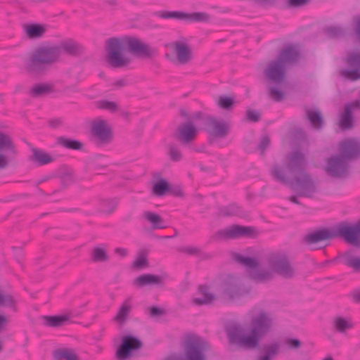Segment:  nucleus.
I'll use <instances>...</instances> for the list:
<instances>
[{
  "instance_id": "9",
  "label": "nucleus",
  "mask_w": 360,
  "mask_h": 360,
  "mask_svg": "<svg viewBox=\"0 0 360 360\" xmlns=\"http://www.w3.org/2000/svg\"><path fill=\"white\" fill-rule=\"evenodd\" d=\"M205 129L212 136L224 138L229 133V124L221 119L208 116L205 120Z\"/></svg>"
},
{
  "instance_id": "35",
  "label": "nucleus",
  "mask_w": 360,
  "mask_h": 360,
  "mask_svg": "<svg viewBox=\"0 0 360 360\" xmlns=\"http://www.w3.org/2000/svg\"><path fill=\"white\" fill-rule=\"evenodd\" d=\"M57 143L65 148L72 150H81L83 146L82 142L77 140L68 139L64 136L58 137L57 139Z\"/></svg>"
},
{
  "instance_id": "10",
  "label": "nucleus",
  "mask_w": 360,
  "mask_h": 360,
  "mask_svg": "<svg viewBox=\"0 0 360 360\" xmlns=\"http://www.w3.org/2000/svg\"><path fill=\"white\" fill-rule=\"evenodd\" d=\"M255 229L250 226L233 225L230 227L219 230L217 237L222 239H235L241 237H254Z\"/></svg>"
},
{
  "instance_id": "52",
  "label": "nucleus",
  "mask_w": 360,
  "mask_h": 360,
  "mask_svg": "<svg viewBox=\"0 0 360 360\" xmlns=\"http://www.w3.org/2000/svg\"><path fill=\"white\" fill-rule=\"evenodd\" d=\"M246 118L251 122H258L260 120V113L255 110H248L246 112Z\"/></svg>"
},
{
  "instance_id": "53",
  "label": "nucleus",
  "mask_w": 360,
  "mask_h": 360,
  "mask_svg": "<svg viewBox=\"0 0 360 360\" xmlns=\"http://www.w3.org/2000/svg\"><path fill=\"white\" fill-rule=\"evenodd\" d=\"M285 343L290 349H298L302 345L301 341L296 338H287Z\"/></svg>"
},
{
  "instance_id": "28",
  "label": "nucleus",
  "mask_w": 360,
  "mask_h": 360,
  "mask_svg": "<svg viewBox=\"0 0 360 360\" xmlns=\"http://www.w3.org/2000/svg\"><path fill=\"white\" fill-rule=\"evenodd\" d=\"M305 112L307 118L311 126L316 129H320L323 124V119L319 110L307 108Z\"/></svg>"
},
{
  "instance_id": "55",
  "label": "nucleus",
  "mask_w": 360,
  "mask_h": 360,
  "mask_svg": "<svg viewBox=\"0 0 360 360\" xmlns=\"http://www.w3.org/2000/svg\"><path fill=\"white\" fill-rule=\"evenodd\" d=\"M270 144V139L269 136H264L262 138L259 144L258 145V148L263 153L264 150L269 147Z\"/></svg>"
},
{
  "instance_id": "46",
  "label": "nucleus",
  "mask_w": 360,
  "mask_h": 360,
  "mask_svg": "<svg viewBox=\"0 0 360 360\" xmlns=\"http://www.w3.org/2000/svg\"><path fill=\"white\" fill-rule=\"evenodd\" d=\"M179 251L188 255L199 256L202 254V250L200 248L191 245L181 247L179 248Z\"/></svg>"
},
{
  "instance_id": "29",
  "label": "nucleus",
  "mask_w": 360,
  "mask_h": 360,
  "mask_svg": "<svg viewBox=\"0 0 360 360\" xmlns=\"http://www.w3.org/2000/svg\"><path fill=\"white\" fill-rule=\"evenodd\" d=\"M141 218L150 222L153 229L166 228L163 224V219L155 212L145 211L142 213Z\"/></svg>"
},
{
  "instance_id": "23",
  "label": "nucleus",
  "mask_w": 360,
  "mask_h": 360,
  "mask_svg": "<svg viewBox=\"0 0 360 360\" xmlns=\"http://www.w3.org/2000/svg\"><path fill=\"white\" fill-rule=\"evenodd\" d=\"M132 297H129L124 300L113 319L114 321L121 325L127 321L132 309Z\"/></svg>"
},
{
  "instance_id": "1",
  "label": "nucleus",
  "mask_w": 360,
  "mask_h": 360,
  "mask_svg": "<svg viewBox=\"0 0 360 360\" xmlns=\"http://www.w3.org/2000/svg\"><path fill=\"white\" fill-rule=\"evenodd\" d=\"M250 314L251 316L249 333H243L242 327L238 324L229 327L226 333L229 343L247 349L259 348L257 360H272L280 352L281 345L278 341L265 343L259 347L262 338L271 329L272 319L262 309H253Z\"/></svg>"
},
{
  "instance_id": "14",
  "label": "nucleus",
  "mask_w": 360,
  "mask_h": 360,
  "mask_svg": "<svg viewBox=\"0 0 360 360\" xmlns=\"http://www.w3.org/2000/svg\"><path fill=\"white\" fill-rule=\"evenodd\" d=\"M341 156L348 162L360 157V142L356 139H346L339 143Z\"/></svg>"
},
{
  "instance_id": "37",
  "label": "nucleus",
  "mask_w": 360,
  "mask_h": 360,
  "mask_svg": "<svg viewBox=\"0 0 360 360\" xmlns=\"http://www.w3.org/2000/svg\"><path fill=\"white\" fill-rule=\"evenodd\" d=\"M344 264L356 271H360V257L353 256L351 252L343 255Z\"/></svg>"
},
{
  "instance_id": "17",
  "label": "nucleus",
  "mask_w": 360,
  "mask_h": 360,
  "mask_svg": "<svg viewBox=\"0 0 360 360\" xmlns=\"http://www.w3.org/2000/svg\"><path fill=\"white\" fill-rule=\"evenodd\" d=\"M197 134V128L191 122H188L178 127L174 136L182 145H188L195 139Z\"/></svg>"
},
{
  "instance_id": "12",
  "label": "nucleus",
  "mask_w": 360,
  "mask_h": 360,
  "mask_svg": "<svg viewBox=\"0 0 360 360\" xmlns=\"http://www.w3.org/2000/svg\"><path fill=\"white\" fill-rule=\"evenodd\" d=\"M224 292L231 300H234L248 294L249 290L242 285L238 278L228 276L224 283Z\"/></svg>"
},
{
  "instance_id": "25",
  "label": "nucleus",
  "mask_w": 360,
  "mask_h": 360,
  "mask_svg": "<svg viewBox=\"0 0 360 360\" xmlns=\"http://www.w3.org/2000/svg\"><path fill=\"white\" fill-rule=\"evenodd\" d=\"M198 294L199 297L192 300V302L197 306L210 304L215 300V296L209 292L208 287L206 285L199 287Z\"/></svg>"
},
{
  "instance_id": "45",
  "label": "nucleus",
  "mask_w": 360,
  "mask_h": 360,
  "mask_svg": "<svg viewBox=\"0 0 360 360\" xmlns=\"http://www.w3.org/2000/svg\"><path fill=\"white\" fill-rule=\"evenodd\" d=\"M169 155L170 160L174 162H179L182 158V154L177 146L174 143H169L168 145Z\"/></svg>"
},
{
  "instance_id": "30",
  "label": "nucleus",
  "mask_w": 360,
  "mask_h": 360,
  "mask_svg": "<svg viewBox=\"0 0 360 360\" xmlns=\"http://www.w3.org/2000/svg\"><path fill=\"white\" fill-rule=\"evenodd\" d=\"M54 360H79L75 350L72 348H60L53 351Z\"/></svg>"
},
{
  "instance_id": "5",
  "label": "nucleus",
  "mask_w": 360,
  "mask_h": 360,
  "mask_svg": "<svg viewBox=\"0 0 360 360\" xmlns=\"http://www.w3.org/2000/svg\"><path fill=\"white\" fill-rule=\"evenodd\" d=\"M59 56L60 49L57 46L39 47L27 60L25 68L33 75L45 74Z\"/></svg>"
},
{
  "instance_id": "31",
  "label": "nucleus",
  "mask_w": 360,
  "mask_h": 360,
  "mask_svg": "<svg viewBox=\"0 0 360 360\" xmlns=\"http://www.w3.org/2000/svg\"><path fill=\"white\" fill-rule=\"evenodd\" d=\"M25 32L30 39H38L46 32V27L39 24H30L24 26Z\"/></svg>"
},
{
  "instance_id": "24",
  "label": "nucleus",
  "mask_w": 360,
  "mask_h": 360,
  "mask_svg": "<svg viewBox=\"0 0 360 360\" xmlns=\"http://www.w3.org/2000/svg\"><path fill=\"white\" fill-rule=\"evenodd\" d=\"M0 149H6L11 151L13 154L15 153V146L12 143L10 137L0 132ZM8 165V160L6 155H0V169H4Z\"/></svg>"
},
{
  "instance_id": "20",
  "label": "nucleus",
  "mask_w": 360,
  "mask_h": 360,
  "mask_svg": "<svg viewBox=\"0 0 360 360\" xmlns=\"http://www.w3.org/2000/svg\"><path fill=\"white\" fill-rule=\"evenodd\" d=\"M360 108V101H355L345 105V112L340 118V127L343 129H349L353 127L352 112L355 109Z\"/></svg>"
},
{
  "instance_id": "33",
  "label": "nucleus",
  "mask_w": 360,
  "mask_h": 360,
  "mask_svg": "<svg viewBox=\"0 0 360 360\" xmlns=\"http://www.w3.org/2000/svg\"><path fill=\"white\" fill-rule=\"evenodd\" d=\"M33 160L37 162L39 165H44L53 161V158L49 153L38 149H32Z\"/></svg>"
},
{
  "instance_id": "38",
  "label": "nucleus",
  "mask_w": 360,
  "mask_h": 360,
  "mask_svg": "<svg viewBox=\"0 0 360 360\" xmlns=\"http://www.w3.org/2000/svg\"><path fill=\"white\" fill-rule=\"evenodd\" d=\"M169 190V184L165 179L158 181L153 186V193L156 196H164Z\"/></svg>"
},
{
  "instance_id": "16",
  "label": "nucleus",
  "mask_w": 360,
  "mask_h": 360,
  "mask_svg": "<svg viewBox=\"0 0 360 360\" xmlns=\"http://www.w3.org/2000/svg\"><path fill=\"white\" fill-rule=\"evenodd\" d=\"M170 47L174 50L179 64L186 65L193 60L191 47L186 42L176 41L170 44Z\"/></svg>"
},
{
  "instance_id": "39",
  "label": "nucleus",
  "mask_w": 360,
  "mask_h": 360,
  "mask_svg": "<svg viewBox=\"0 0 360 360\" xmlns=\"http://www.w3.org/2000/svg\"><path fill=\"white\" fill-rule=\"evenodd\" d=\"M109 259V257L107 254L106 248L103 247H95L92 252V260L94 262H107Z\"/></svg>"
},
{
  "instance_id": "50",
  "label": "nucleus",
  "mask_w": 360,
  "mask_h": 360,
  "mask_svg": "<svg viewBox=\"0 0 360 360\" xmlns=\"http://www.w3.org/2000/svg\"><path fill=\"white\" fill-rule=\"evenodd\" d=\"M1 305L15 309V300L11 295H1Z\"/></svg>"
},
{
  "instance_id": "7",
  "label": "nucleus",
  "mask_w": 360,
  "mask_h": 360,
  "mask_svg": "<svg viewBox=\"0 0 360 360\" xmlns=\"http://www.w3.org/2000/svg\"><path fill=\"white\" fill-rule=\"evenodd\" d=\"M325 171L330 176L342 179L348 176V161L340 155H335L327 160Z\"/></svg>"
},
{
  "instance_id": "4",
  "label": "nucleus",
  "mask_w": 360,
  "mask_h": 360,
  "mask_svg": "<svg viewBox=\"0 0 360 360\" xmlns=\"http://www.w3.org/2000/svg\"><path fill=\"white\" fill-rule=\"evenodd\" d=\"M125 47L134 56L150 58L155 53V49L131 36L112 37L106 41L107 60L114 68L127 66L131 60L123 53Z\"/></svg>"
},
{
  "instance_id": "18",
  "label": "nucleus",
  "mask_w": 360,
  "mask_h": 360,
  "mask_svg": "<svg viewBox=\"0 0 360 360\" xmlns=\"http://www.w3.org/2000/svg\"><path fill=\"white\" fill-rule=\"evenodd\" d=\"M345 63L351 69L343 70L342 74L347 79L352 80L360 79V53H349L345 59Z\"/></svg>"
},
{
  "instance_id": "3",
  "label": "nucleus",
  "mask_w": 360,
  "mask_h": 360,
  "mask_svg": "<svg viewBox=\"0 0 360 360\" xmlns=\"http://www.w3.org/2000/svg\"><path fill=\"white\" fill-rule=\"evenodd\" d=\"M233 259L237 263L246 267L250 278L258 283L271 280L273 273L285 278H292L295 274L294 267L284 252H273L268 256L266 262L270 270L259 269V262L255 258L236 253L233 255Z\"/></svg>"
},
{
  "instance_id": "21",
  "label": "nucleus",
  "mask_w": 360,
  "mask_h": 360,
  "mask_svg": "<svg viewBox=\"0 0 360 360\" xmlns=\"http://www.w3.org/2000/svg\"><path fill=\"white\" fill-rule=\"evenodd\" d=\"M299 57V51L292 45H288L281 51L276 60L287 68L288 65L296 63Z\"/></svg>"
},
{
  "instance_id": "6",
  "label": "nucleus",
  "mask_w": 360,
  "mask_h": 360,
  "mask_svg": "<svg viewBox=\"0 0 360 360\" xmlns=\"http://www.w3.org/2000/svg\"><path fill=\"white\" fill-rule=\"evenodd\" d=\"M207 348V343L200 338H189L185 342V359L178 356H172L165 360H206L204 351Z\"/></svg>"
},
{
  "instance_id": "60",
  "label": "nucleus",
  "mask_w": 360,
  "mask_h": 360,
  "mask_svg": "<svg viewBox=\"0 0 360 360\" xmlns=\"http://www.w3.org/2000/svg\"><path fill=\"white\" fill-rule=\"evenodd\" d=\"M114 252L117 255L121 257H124L127 256L129 253L128 250L124 248H116Z\"/></svg>"
},
{
  "instance_id": "2",
  "label": "nucleus",
  "mask_w": 360,
  "mask_h": 360,
  "mask_svg": "<svg viewBox=\"0 0 360 360\" xmlns=\"http://www.w3.org/2000/svg\"><path fill=\"white\" fill-rule=\"evenodd\" d=\"M285 167L274 165L271 175L277 181L288 186L296 195L288 197V200L297 205H301L299 197L314 198L319 191L316 182L311 175L306 172L305 157L299 150L290 153L286 158Z\"/></svg>"
},
{
  "instance_id": "13",
  "label": "nucleus",
  "mask_w": 360,
  "mask_h": 360,
  "mask_svg": "<svg viewBox=\"0 0 360 360\" xmlns=\"http://www.w3.org/2000/svg\"><path fill=\"white\" fill-rule=\"evenodd\" d=\"M141 340L131 335H127L122 338V341L116 352V357L118 360H126L131 355V352L141 348Z\"/></svg>"
},
{
  "instance_id": "36",
  "label": "nucleus",
  "mask_w": 360,
  "mask_h": 360,
  "mask_svg": "<svg viewBox=\"0 0 360 360\" xmlns=\"http://www.w3.org/2000/svg\"><path fill=\"white\" fill-rule=\"evenodd\" d=\"M154 15L164 19H178V20H185L187 16V13L183 11H160L154 13Z\"/></svg>"
},
{
  "instance_id": "26",
  "label": "nucleus",
  "mask_w": 360,
  "mask_h": 360,
  "mask_svg": "<svg viewBox=\"0 0 360 360\" xmlns=\"http://www.w3.org/2000/svg\"><path fill=\"white\" fill-rule=\"evenodd\" d=\"M162 276L150 274H143L138 276L134 281L137 286L143 287L149 285H160L162 284Z\"/></svg>"
},
{
  "instance_id": "42",
  "label": "nucleus",
  "mask_w": 360,
  "mask_h": 360,
  "mask_svg": "<svg viewBox=\"0 0 360 360\" xmlns=\"http://www.w3.org/2000/svg\"><path fill=\"white\" fill-rule=\"evenodd\" d=\"M210 20V16L205 12H195L187 13L186 20L191 22H207Z\"/></svg>"
},
{
  "instance_id": "27",
  "label": "nucleus",
  "mask_w": 360,
  "mask_h": 360,
  "mask_svg": "<svg viewBox=\"0 0 360 360\" xmlns=\"http://www.w3.org/2000/svg\"><path fill=\"white\" fill-rule=\"evenodd\" d=\"M70 314L60 316H44V325L48 327L58 328L65 325L70 319Z\"/></svg>"
},
{
  "instance_id": "15",
  "label": "nucleus",
  "mask_w": 360,
  "mask_h": 360,
  "mask_svg": "<svg viewBox=\"0 0 360 360\" xmlns=\"http://www.w3.org/2000/svg\"><path fill=\"white\" fill-rule=\"evenodd\" d=\"M285 72L286 67L276 59L269 63L268 67L264 70V75L270 81L276 84H281L285 80Z\"/></svg>"
},
{
  "instance_id": "43",
  "label": "nucleus",
  "mask_w": 360,
  "mask_h": 360,
  "mask_svg": "<svg viewBox=\"0 0 360 360\" xmlns=\"http://www.w3.org/2000/svg\"><path fill=\"white\" fill-rule=\"evenodd\" d=\"M325 34L331 38H338L345 34V30L338 26H330L324 29Z\"/></svg>"
},
{
  "instance_id": "51",
  "label": "nucleus",
  "mask_w": 360,
  "mask_h": 360,
  "mask_svg": "<svg viewBox=\"0 0 360 360\" xmlns=\"http://www.w3.org/2000/svg\"><path fill=\"white\" fill-rule=\"evenodd\" d=\"M148 259L144 256L139 257L134 262L133 266L135 269H142L148 266Z\"/></svg>"
},
{
  "instance_id": "32",
  "label": "nucleus",
  "mask_w": 360,
  "mask_h": 360,
  "mask_svg": "<svg viewBox=\"0 0 360 360\" xmlns=\"http://www.w3.org/2000/svg\"><path fill=\"white\" fill-rule=\"evenodd\" d=\"M119 204V199L117 198L103 199L99 203V211L106 214H112Z\"/></svg>"
},
{
  "instance_id": "59",
  "label": "nucleus",
  "mask_w": 360,
  "mask_h": 360,
  "mask_svg": "<svg viewBox=\"0 0 360 360\" xmlns=\"http://www.w3.org/2000/svg\"><path fill=\"white\" fill-rule=\"evenodd\" d=\"M63 124V120L60 118H55L49 120V124L52 128H57L61 126Z\"/></svg>"
},
{
  "instance_id": "11",
  "label": "nucleus",
  "mask_w": 360,
  "mask_h": 360,
  "mask_svg": "<svg viewBox=\"0 0 360 360\" xmlns=\"http://www.w3.org/2000/svg\"><path fill=\"white\" fill-rule=\"evenodd\" d=\"M91 134L98 145L110 143L112 140L111 128L105 120H96L92 123Z\"/></svg>"
},
{
  "instance_id": "57",
  "label": "nucleus",
  "mask_w": 360,
  "mask_h": 360,
  "mask_svg": "<svg viewBox=\"0 0 360 360\" xmlns=\"http://www.w3.org/2000/svg\"><path fill=\"white\" fill-rule=\"evenodd\" d=\"M164 314V310L158 307H151L150 308V315L152 317L160 316Z\"/></svg>"
},
{
  "instance_id": "64",
  "label": "nucleus",
  "mask_w": 360,
  "mask_h": 360,
  "mask_svg": "<svg viewBox=\"0 0 360 360\" xmlns=\"http://www.w3.org/2000/svg\"><path fill=\"white\" fill-rule=\"evenodd\" d=\"M172 192L176 196H182L183 195V191L180 188L173 190Z\"/></svg>"
},
{
  "instance_id": "61",
  "label": "nucleus",
  "mask_w": 360,
  "mask_h": 360,
  "mask_svg": "<svg viewBox=\"0 0 360 360\" xmlns=\"http://www.w3.org/2000/svg\"><path fill=\"white\" fill-rule=\"evenodd\" d=\"M8 323V319L3 315H0V333H1L2 330L4 329V328L7 326Z\"/></svg>"
},
{
  "instance_id": "8",
  "label": "nucleus",
  "mask_w": 360,
  "mask_h": 360,
  "mask_svg": "<svg viewBox=\"0 0 360 360\" xmlns=\"http://www.w3.org/2000/svg\"><path fill=\"white\" fill-rule=\"evenodd\" d=\"M338 237L349 244L360 247V219L352 226L342 222L336 225Z\"/></svg>"
},
{
  "instance_id": "58",
  "label": "nucleus",
  "mask_w": 360,
  "mask_h": 360,
  "mask_svg": "<svg viewBox=\"0 0 360 360\" xmlns=\"http://www.w3.org/2000/svg\"><path fill=\"white\" fill-rule=\"evenodd\" d=\"M354 22H355V34L357 36L358 39L360 40V15L356 16L354 18Z\"/></svg>"
},
{
  "instance_id": "22",
  "label": "nucleus",
  "mask_w": 360,
  "mask_h": 360,
  "mask_svg": "<svg viewBox=\"0 0 360 360\" xmlns=\"http://www.w3.org/2000/svg\"><path fill=\"white\" fill-rule=\"evenodd\" d=\"M332 326L335 331L347 335V332L354 328V323L350 317L337 316L333 319Z\"/></svg>"
},
{
  "instance_id": "48",
  "label": "nucleus",
  "mask_w": 360,
  "mask_h": 360,
  "mask_svg": "<svg viewBox=\"0 0 360 360\" xmlns=\"http://www.w3.org/2000/svg\"><path fill=\"white\" fill-rule=\"evenodd\" d=\"M60 181L63 185L67 186L72 184L74 182V177L72 172L70 170H66L63 172L60 176Z\"/></svg>"
},
{
  "instance_id": "41",
  "label": "nucleus",
  "mask_w": 360,
  "mask_h": 360,
  "mask_svg": "<svg viewBox=\"0 0 360 360\" xmlns=\"http://www.w3.org/2000/svg\"><path fill=\"white\" fill-rule=\"evenodd\" d=\"M240 212L241 211L240 207L235 204H231L226 207H222L219 210V215L221 217L240 215Z\"/></svg>"
},
{
  "instance_id": "63",
  "label": "nucleus",
  "mask_w": 360,
  "mask_h": 360,
  "mask_svg": "<svg viewBox=\"0 0 360 360\" xmlns=\"http://www.w3.org/2000/svg\"><path fill=\"white\" fill-rule=\"evenodd\" d=\"M255 1L260 5L272 4L274 0H255Z\"/></svg>"
},
{
  "instance_id": "47",
  "label": "nucleus",
  "mask_w": 360,
  "mask_h": 360,
  "mask_svg": "<svg viewBox=\"0 0 360 360\" xmlns=\"http://www.w3.org/2000/svg\"><path fill=\"white\" fill-rule=\"evenodd\" d=\"M234 103L233 98L228 96H221L218 101V105L223 109H230Z\"/></svg>"
},
{
  "instance_id": "62",
  "label": "nucleus",
  "mask_w": 360,
  "mask_h": 360,
  "mask_svg": "<svg viewBox=\"0 0 360 360\" xmlns=\"http://www.w3.org/2000/svg\"><path fill=\"white\" fill-rule=\"evenodd\" d=\"M127 84V82L124 79H119L114 83V86L117 88L124 86Z\"/></svg>"
},
{
  "instance_id": "54",
  "label": "nucleus",
  "mask_w": 360,
  "mask_h": 360,
  "mask_svg": "<svg viewBox=\"0 0 360 360\" xmlns=\"http://www.w3.org/2000/svg\"><path fill=\"white\" fill-rule=\"evenodd\" d=\"M348 297L355 303H360V288H356L352 290Z\"/></svg>"
},
{
  "instance_id": "56",
  "label": "nucleus",
  "mask_w": 360,
  "mask_h": 360,
  "mask_svg": "<svg viewBox=\"0 0 360 360\" xmlns=\"http://www.w3.org/2000/svg\"><path fill=\"white\" fill-rule=\"evenodd\" d=\"M309 0H288V5L290 7H300L307 4Z\"/></svg>"
},
{
  "instance_id": "40",
  "label": "nucleus",
  "mask_w": 360,
  "mask_h": 360,
  "mask_svg": "<svg viewBox=\"0 0 360 360\" xmlns=\"http://www.w3.org/2000/svg\"><path fill=\"white\" fill-rule=\"evenodd\" d=\"M56 46L60 49V54L64 51L69 55H75L79 50L77 44L72 40L63 41L60 46Z\"/></svg>"
},
{
  "instance_id": "19",
  "label": "nucleus",
  "mask_w": 360,
  "mask_h": 360,
  "mask_svg": "<svg viewBox=\"0 0 360 360\" xmlns=\"http://www.w3.org/2000/svg\"><path fill=\"white\" fill-rule=\"evenodd\" d=\"M337 237V228L335 226L333 230L323 229L307 234L304 237V242L307 245H310L325 240L335 238Z\"/></svg>"
},
{
  "instance_id": "44",
  "label": "nucleus",
  "mask_w": 360,
  "mask_h": 360,
  "mask_svg": "<svg viewBox=\"0 0 360 360\" xmlns=\"http://www.w3.org/2000/svg\"><path fill=\"white\" fill-rule=\"evenodd\" d=\"M96 107L100 109L107 110L114 112L118 110V106L115 102L107 100H101L96 102Z\"/></svg>"
},
{
  "instance_id": "34",
  "label": "nucleus",
  "mask_w": 360,
  "mask_h": 360,
  "mask_svg": "<svg viewBox=\"0 0 360 360\" xmlns=\"http://www.w3.org/2000/svg\"><path fill=\"white\" fill-rule=\"evenodd\" d=\"M52 92H53V87L51 84H39L32 88L30 94L33 97H41Z\"/></svg>"
},
{
  "instance_id": "49",
  "label": "nucleus",
  "mask_w": 360,
  "mask_h": 360,
  "mask_svg": "<svg viewBox=\"0 0 360 360\" xmlns=\"http://www.w3.org/2000/svg\"><path fill=\"white\" fill-rule=\"evenodd\" d=\"M269 96L276 101H281L284 98L282 91L276 87H270L269 89Z\"/></svg>"
}]
</instances>
